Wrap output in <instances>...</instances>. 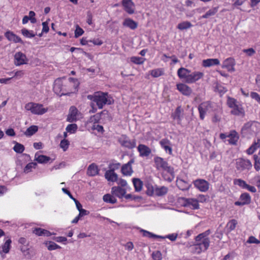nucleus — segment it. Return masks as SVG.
Segmentation results:
<instances>
[{"label":"nucleus","mask_w":260,"mask_h":260,"mask_svg":"<svg viewBox=\"0 0 260 260\" xmlns=\"http://www.w3.org/2000/svg\"><path fill=\"white\" fill-rule=\"evenodd\" d=\"M12 241L10 239L6 240L4 244L0 246V254L3 258L6 257V254L9 253L11 247Z\"/></svg>","instance_id":"nucleus-13"},{"label":"nucleus","mask_w":260,"mask_h":260,"mask_svg":"<svg viewBox=\"0 0 260 260\" xmlns=\"http://www.w3.org/2000/svg\"><path fill=\"white\" fill-rule=\"evenodd\" d=\"M122 5L125 12L129 14H133L135 13V5L132 0H122Z\"/></svg>","instance_id":"nucleus-10"},{"label":"nucleus","mask_w":260,"mask_h":260,"mask_svg":"<svg viewBox=\"0 0 260 260\" xmlns=\"http://www.w3.org/2000/svg\"><path fill=\"white\" fill-rule=\"evenodd\" d=\"M118 142L123 147L133 149L136 146V140H130L126 135H122L118 138Z\"/></svg>","instance_id":"nucleus-9"},{"label":"nucleus","mask_w":260,"mask_h":260,"mask_svg":"<svg viewBox=\"0 0 260 260\" xmlns=\"http://www.w3.org/2000/svg\"><path fill=\"white\" fill-rule=\"evenodd\" d=\"M105 178L109 182H116L118 181V175L112 170H107L105 173Z\"/></svg>","instance_id":"nucleus-20"},{"label":"nucleus","mask_w":260,"mask_h":260,"mask_svg":"<svg viewBox=\"0 0 260 260\" xmlns=\"http://www.w3.org/2000/svg\"><path fill=\"white\" fill-rule=\"evenodd\" d=\"M100 117V115L99 114H96L90 117V122H93L95 124L99 122Z\"/></svg>","instance_id":"nucleus-62"},{"label":"nucleus","mask_w":260,"mask_h":260,"mask_svg":"<svg viewBox=\"0 0 260 260\" xmlns=\"http://www.w3.org/2000/svg\"><path fill=\"white\" fill-rule=\"evenodd\" d=\"M133 183L136 191H140L142 190L143 182L140 179L138 178H133Z\"/></svg>","instance_id":"nucleus-32"},{"label":"nucleus","mask_w":260,"mask_h":260,"mask_svg":"<svg viewBox=\"0 0 260 260\" xmlns=\"http://www.w3.org/2000/svg\"><path fill=\"white\" fill-rule=\"evenodd\" d=\"M32 233L38 236H46L49 237L52 234L51 233L46 230H44L40 228H36L33 229L32 231Z\"/></svg>","instance_id":"nucleus-23"},{"label":"nucleus","mask_w":260,"mask_h":260,"mask_svg":"<svg viewBox=\"0 0 260 260\" xmlns=\"http://www.w3.org/2000/svg\"><path fill=\"white\" fill-rule=\"evenodd\" d=\"M35 159L39 163L42 164L48 162L50 159V158L44 155H39L37 153L35 156Z\"/></svg>","instance_id":"nucleus-29"},{"label":"nucleus","mask_w":260,"mask_h":260,"mask_svg":"<svg viewBox=\"0 0 260 260\" xmlns=\"http://www.w3.org/2000/svg\"><path fill=\"white\" fill-rule=\"evenodd\" d=\"M227 104L230 108H232L234 106L235 107V105L237 104V102L236 99L228 97Z\"/></svg>","instance_id":"nucleus-53"},{"label":"nucleus","mask_w":260,"mask_h":260,"mask_svg":"<svg viewBox=\"0 0 260 260\" xmlns=\"http://www.w3.org/2000/svg\"><path fill=\"white\" fill-rule=\"evenodd\" d=\"M180 205L183 207H187L194 210L199 208L198 201L194 198L186 199L180 198Z\"/></svg>","instance_id":"nucleus-6"},{"label":"nucleus","mask_w":260,"mask_h":260,"mask_svg":"<svg viewBox=\"0 0 260 260\" xmlns=\"http://www.w3.org/2000/svg\"><path fill=\"white\" fill-rule=\"evenodd\" d=\"M15 64L17 66H19L22 64H26L28 61V59L26 58V55L21 52H16L14 55Z\"/></svg>","instance_id":"nucleus-11"},{"label":"nucleus","mask_w":260,"mask_h":260,"mask_svg":"<svg viewBox=\"0 0 260 260\" xmlns=\"http://www.w3.org/2000/svg\"><path fill=\"white\" fill-rule=\"evenodd\" d=\"M168 188L165 186L157 187L154 190V193L158 196H162L166 194L168 192Z\"/></svg>","instance_id":"nucleus-35"},{"label":"nucleus","mask_w":260,"mask_h":260,"mask_svg":"<svg viewBox=\"0 0 260 260\" xmlns=\"http://www.w3.org/2000/svg\"><path fill=\"white\" fill-rule=\"evenodd\" d=\"M204 73L202 72L199 71L191 72L190 71V75L188 79V83H194L202 79Z\"/></svg>","instance_id":"nucleus-16"},{"label":"nucleus","mask_w":260,"mask_h":260,"mask_svg":"<svg viewBox=\"0 0 260 260\" xmlns=\"http://www.w3.org/2000/svg\"><path fill=\"white\" fill-rule=\"evenodd\" d=\"M5 37L10 41H12L14 43H20L23 44V41L21 39L12 32H6L5 33Z\"/></svg>","instance_id":"nucleus-19"},{"label":"nucleus","mask_w":260,"mask_h":260,"mask_svg":"<svg viewBox=\"0 0 260 260\" xmlns=\"http://www.w3.org/2000/svg\"><path fill=\"white\" fill-rule=\"evenodd\" d=\"M220 61L217 58H209L204 59L202 61V65L204 67H210L213 66L219 65Z\"/></svg>","instance_id":"nucleus-21"},{"label":"nucleus","mask_w":260,"mask_h":260,"mask_svg":"<svg viewBox=\"0 0 260 260\" xmlns=\"http://www.w3.org/2000/svg\"><path fill=\"white\" fill-rule=\"evenodd\" d=\"M20 249L23 255L27 258L30 257V254L29 252V248L28 247V245H21L20 246Z\"/></svg>","instance_id":"nucleus-41"},{"label":"nucleus","mask_w":260,"mask_h":260,"mask_svg":"<svg viewBox=\"0 0 260 260\" xmlns=\"http://www.w3.org/2000/svg\"><path fill=\"white\" fill-rule=\"evenodd\" d=\"M208 197L205 196L204 194H199L197 196V199H196L198 201V203H205L208 200Z\"/></svg>","instance_id":"nucleus-58"},{"label":"nucleus","mask_w":260,"mask_h":260,"mask_svg":"<svg viewBox=\"0 0 260 260\" xmlns=\"http://www.w3.org/2000/svg\"><path fill=\"white\" fill-rule=\"evenodd\" d=\"M84 33V30L82 28L79 27L78 25L76 26V30L75 31V37L78 38L79 37L82 35Z\"/></svg>","instance_id":"nucleus-59"},{"label":"nucleus","mask_w":260,"mask_h":260,"mask_svg":"<svg viewBox=\"0 0 260 260\" xmlns=\"http://www.w3.org/2000/svg\"><path fill=\"white\" fill-rule=\"evenodd\" d=\"M78 111L75 106L70 107L67 120L69 122H73L77 120Z\"/></svg>","instance_id":"nucleus-15"},{"label":"nucleus","mask_w":260,"mask_h":260,"mask_svg":"<svg viewBox=\"0 0 260 260\" xmlns=\"http://www.w3.org/2000/svg\"><path fill=\"white\" fill-rule=\"evenodd\" d=\"M250 96L252 99L255 100L257 102L260 103V96L257 93L251 92L250 93Z\"/></svg>","instance_id":"nucleus-64"},{"label":"nucleus","mask_w":260,"mask_h":260,"mask_svg":"<svg viewBox=\"0 0 260 260\" xmlns=\"http://www.w3.org/2000/svg\"><path fill=\"white\" fill-rule=\"evenodd\" d=\"M234 184L238 185L242 188L245 189L247 185V183L241 179H235L234 180Z\"/></svg>","instance_id":"nucleus-43"},{"label":"nucleus","mask_w":260,"mask_h":260,"mask_svg":"<svg viewBox=\"0 0 260 260\" xmlns=\"http://www.w3.org/2000/svg\"><path fill=\"white\" fill-rule=\"evenodd\" d=\"M218 7H214L208 10L204 15H203L202 18H208L211 16L214 15L218 11Z\"/></svg>","instance_id":"nucleus-36"},{"label":"nucleus","mask_w":260,"mask_h":260,"mask_svg":"<svg viewBox=\"0 0 260 260\" xmlns=\"http://www.w3.org/2000/svg\"><path fill=\"white\" fill-rule=\"evenodd\" d=\"M152 257L154 260H161L162 259V255L159 251L153 252Z\"/></svg>","instance_id":"nucleus-55"},{"label":"nucleus","mask_w":260,"mask_h":260,"mask_svg":"<svg viewBox=\"0 0 260 260\" xmlns=\"http://www.w3.org/2000/svg\"><path fill=\"white\" fill-rule=\"evenodd\" d=\"M103 200L107 203L114 204L117 202V200L112 196L109 194H106L103 196Z\"/></svg>","instance_id":"nucleus-42"},{"label":"nucleus","mask_w":260,"mask_h":260,"mask_svg":"<svg viewBox=\"0 0 260 260\" xmlns=\"http://www.w3.org/2000/svg\"><path fill=\"white\" fill-rule=\"evenodd\" d=\"M140 232H141L143 234V236L145 237H148L149 238H159V237H161V236H158L155 235L149 231H147L146 230L140 229Z\"/></svg>","instance_id":"nucleus-37"},{"label":"nucleus","mask_w":260,"mask_h":260,"mask_svg":"<svg viewBox=\"0 0 260 260\" xmlns=\"http://www.w3.org/2000/svg\"><path fill=\"white\" fill-rule=\"evenodd\" d=\"M252 167V165L249 159L239 158L236 160V168L238 171L249 170Z\"/></svg>","instance_id":"nucleus-5"},{"label":"nucleus","mask_w":260,"mask_h":260,"mask_svg":"<svg viewBox=\"0 0 260 260\" xmlns=\"http://www.w3.org/2000/svg\"><path fill=\"white\" fill-rule=\"evenodd\" d=\"M258 123H256V122H252V123H246L244 126V127H243L242 128V131H244L245 129H247V128H249V127H251V128L252 129V130L253 131V129H254V127L256 126V125Z\"/></svg>","instance_id":"nucleus-61"},{"label":"nucleus","mask_w":260,"mask_h":260,"mask_svg":"<svg viewBox=\"0 0 260 260\" xmlns=\"http://www.w3.org/2000/svg\"><path fill=\"white\" fill-rule=\"evenodd\" d=\"M149 73L153 77L157 78L164 75V71L162 69L158 68L149 71Z\"/></svg>","instance_id":"nucleus-33"},{"label":"nucleus","mask_w":260,"mask_h":260,"mask_svg":"<svg viewBox=\"0 0 260 260\" xmlns=\"http://www.w3.org/2000/svg\"><path fill=\"white\" fill-rule=\"evenodd\" d=\"M44 244L47 247L48 250L51 251L61 248V247L52 241H47Z\"/></svg>","instance_id":"nucleus-31"},{"label":"nucleus","mask_w":260,"mask_h":260,"mask_svg":"<svg viewBox=\"0 0 260 260\" xmlns=\"http://www.w3.org/2000/svg\"><path fill=\"white\" fill-rule=\"evenodd\" d=\"M134 163V159H131L127 163L121 167V173L125 176H131L133 173L132 165Z\"/></svg>","instance_id":"nucleus-14"},{"label":"nucleus","mask_w":260,"mask_h":260,"mask_svg":"<svg viewBox=\"0 0 260 260\" xmlns=\"http://www.w3.org/2000/svg\"><path fill=\"white\" fill-rule=\"evenodd\" d=\"M180 92L185 95H189L191 94L192 90L187 85L183 84H180Z\"/></svg>","instance_id":"nucleus-30"},{"label":"nucleus","mask_w":260,"mask_h":260,"mask_svg":"<svg viewBox=\"0 0 260 260\" xmlns=\"http://www.w3.org/2000/svg\"><path fill=\"white\" fill-rule=\"evenodd\" d=\"M191 184L187 182L180 180V189L187 190L190 187Z\"/></svg>","instance_id":"nucleus-46"},{"label":"nucleus","mask_w":260,"mask_h":260,"mask_svg":"<svg viewBox=\"0 0 260 260\" xmlns=\"http://www.w3.org/2000/svg\"><path fill=\"white\" fill-rule=\"evenodd\" d=\"M190 71L185 68H180V80L188 83Z\"/></svg>","instance_id":"nucleus-24"},{"label":"nucleus","mask_w":260,"mask_h":260,"mask_svg":"<svg viewBox=\"0 0 260 260\" xmlns=\"http://www.w3.org/2000/svg\"><path fill=\"white\" fill-rule=\"evenodd\" d=\"M15 145L13 147L14 150L18 153H22L24 150V147L23 145L18 143L17 142H15Z\"/></svg>","instance_id":"nucleus-45"},{"label":"nucleus","mask_w":260,"mask_h":260,"mask_svg":"<svg viewBox=\"0 0 260 260\" xmlns=\"http://www.w3.org/2000/svg\"><path fill=\"white\" fill-rule=\"evenodd\" d=\"M38 130L37 126L32 125L29 127L25 132L24 134L26 136H31L36 133Z\"/></svg>","instance_id":"nucleus-38"},{"label":"nucleus","mask_w":260,"mask_h":260,"mask_svg":"<svg viewBox=\"0 0 260 260\" xmlns=\"http://www.w3.org/2000/svg\"><path fill=\"white\" fill-rule=\"evenodd\" d=\"M237 222L236 220L233 219L230 221L227 224V227L230 231H233L236 228Z\"/></svg>","instance_id":"nucleus-54"},{"label":"nucleus","mask_w":260,"mask_h":260,"mask_svg":"<svg viewBox=\"0 0 260 260\" xmlns=\"http://www.w3.org/2000/svg\"><path fill=\"white\" fill-rule=\"evenodd\" d=\"M194 186L200 191L207 192L210 187V183L205 179H197L193 181Z\"/></svg>","instance_id":"nucleus-8"},{"label":"nucleus","mask_w":260,"mask_h":260,"mask_svg":"<svg viewBox=\"0 0 260 260\" xmlns=\"http://www.w3.org/2000/svg\"><path fill=\"white\" fill-rule=\"evenodd\" d=\"M210 230L198 235L195 238V244L191 247V250L194 253L199 254L206 251L210 245L209 235Z\"/></svg>","instance_id":"nucleus-2"},{"label":"nucleus","mask_w":260,"mask_h":260,"mask_svg":"<svg viewBox=\"0 0 260 260\" xmlns=\"http://www.w3.org/2000/svg\"><path fill=\"white\" fill-rule=\"evenodd\" d=\"M154 167L158 171L162 172V176L165 180L171 182L174 178V170L168 162L163 158L155 156L154 158Z\"/></svg>","instance_id":"nucleus-1"},{"label":"nucleus","mask_w":260,"mask_h":260,"mask_svg":"<svg viewBox=\"0 0 260 260\" xmlns=\"http://www.w3.org/2000/svg\"><path fill=\"white\" fill-rule=\"evenodd\" d=\"M247 243H254V244H259L260 243V240H258L256 238H255L253 236H250L247 241Z\"/></svg>","instance_id":"nucleus-63"},{"label":"nucleus","mask_w":260,"mask_h":260,"mask_svg":"<svg viewBox=\"0 0 260 260\" xmlns=\"http://www.w3.org/2000/svg\"><path fill=\"white\" fill-rule=\"evenodd\" d=\"M144 60L145 59L144 58L137 56H133L131 58V61L137 64H142L144 62Z\"/></svg>","instance_id":"nucleus-49"},{"label":"nucleus","mask_w":260,"mask_h":260,"mask_svg":"<svg viewBox=\"0 0 260 260\" xmlns=\"http://www.w3.org/2000/svg\"><path fill=\"white\" fill-rule=\"evenodd\" d=\"M254 160V167L256 171H258L260 170V157L257 155H253Z\"/></svg>","instance_id":"nucleus-47"},{"label":"nucleus","mask_w":260,"mask_h":260,"mask_svg":"<svg viewBox=\"0 0 260 260\" xmlns=\"http://www.w3.org/2000/svg\"><path fill=\"white\" fill-rule=\"evenodd\" d=\"M231 113L236 115H240L244 114V111L242 106L239 104H236L235 107H232Z\"/></svg>","instance_id":"nucleus-28"},{"label":"nucleus","mask_w":260,"mask_h":260,"mask_svg":"<svg viewBox=\"0 0 260 260\" xmlns=\"http://www.w3.org/2000/svg\"><path fill=\"white\" fill-rule=\"evenodd\" d=\"M228 136L229 139L228 141L229 144L232 145H235L239 139V136L238 133L236 131H233L228 134Z\"/></svg>","instance_id":"nucleus-25"},{"label":"nucleus","mask_w":260,"mask_h":260,"mask_svg":"<svg viewBox=\"0 0 260 260\" xmlns=\"http://www.w3.org/2000/svg\"><path fill=\"white\" fill-rule=\"evenodd\" d=\"M191 24L190 22L185 21L180 23V29H187L190 27Z\"/></svg>","instance_id":"nucleus-60"},{"label":"nucleus","mask_w":260,"mask_h":260,"mask_svg":"<svg viewBox=\"0 0 260 260\" xmlns=\"http://www.w3.org/2000/svg\"><path fill=\"white\" fill-rule=\"evenodd\" d=\"M37 164L36 162H30L25 166L24 172L27 173L31 171L32 168H35Z\"/></svg>","instance_id":"nucleus-52"},{"label":"nucleus","mask_w":260,"mask_h":260,"mask_svg":"<svg viewBox=\"0 0 260 260\" xmlns=\"http://www.w3.org/2000/svg\"><path fill=\"white\" fill-rule=\"evenodd\" d=\"M53 90L58 95H59L60 96H61L62 95H69V93H61L60 94V92L61 91V90L60 89V85L58 84L56 81L55 82V84H54V86L53 87Z\"/></svg>","instance_id":"nucleus-50"},{"label":"nucleus","mask_w":260,"mask_h":260,"mask_svg":"<svg viewBox=\"0 0 260 260\" xmlns=\"http://www.w3.org/2000/svg\"><path fill=\"white\" fill-rule=\"evenodd\" d=\"M87 99L96 103L99 109H101L106 105H111L112 99L108 96L107 93L98 92L93 95H88Z\"/></svg>","instance_id":"nucleus-3"},{"label":"nucleus","mask_w":260,"mask_h":260,"mask_svg":"<svg viewBox=\"0 0 260 260\" xmlns=\"http://www.w3.org/2000/svg\"><path fill=\"white\" fill-rule=\"evenodd\" d=\"M235 59L233 58L229 57L223 61L222 68L226 69L229 72H234L235 71Z\"/></svg>","instance_id":"nucleus-12"},{"label":"nucleus","mask_w":260,"mask_h":260,"mask_svg":"<svg viewBox=\"0 0 260 260\" xmlns=\"http://www.w3.org/2000/svg\"><path fill=\"white\" fill-rule=\"evenodd\" d=\"M99 171L98 166L94 164H92L87 168V174L89 176H94L98 174Z\"/></svg>","instance_id":"nucleus-26"},{"label":"nucleus","mask_w":260,"mask_h":260,"mask_svg":"<svg viewBox=\"0 0 260 260\" xmlns=\"http://www.w3.org/2000/svg\"><path fill=\"white\" fill-rule=\"evenodd\" d=\"M240 200H241L244 205H247L250 203L251 197L248 193H244L241 195Z\"/></svg>","instance_id":"nucleus-39"},{"label":"nucleus","mask_w":260,"mask_h":260,"mask_svg":"<svg viewBox=\"0 0 260 260\" xmlns=\"http://www.w3.org/2000/svg\"><path fill=\"white\" fill-rule=\"evenodd\" d=\"M249 182L256 185L259 190L260 191V175H256L253 178H251Z\"/></svg>","instance_id":"nucleus-44"},{"label":"nucleus","mask_w":260,"mask_h":260,"mask_svg":"<svg viewBox=\"0 0 260 260\" xmlns=\"http://www.w3.org/2000/svg\"><path fill=\"white\" fill-rule=\"evenodd\" d=\"M69 142L66 139H63L61 141L60 143V147L64 151H66L69 146Z\"/></svg>","instance_id":"nucleus-51"},{"label":"nucleus","mask_w":260,"mask_h":260,"mask_svg":"<svg viewBox=\"0 0 260 260\" xmlns=\"http://www.w3.org/2000/svg\"><path fill=\"white\" fill-rule=\"evenodd\" d=\"M138 151L140 153V156L141 157H147L151 153V149L148 146L144 144L139 145Z\"/></svg>","instance_id":"nucleus-17"},{"label":"nucleus","mask_w":260,"mask_h":260,"mask_svg":"<svg viewBox=\"0 0 260 260\" xmlns=\"http://www.w3.org/2000/svg\"><path fill=\"white\" fill-rule=\"evenodd\" d=\"M24 108L25 110L30 111L32 114L38 115H43L48 111V108L44 107L42 104L34 102L27 103Z\"/></svg>","instance_id":"nucleus-4"},{"label":"nucleus","mask_w":260,"mask_h":260,"mask_svg":"<svg viewBox=\"0 0 260 260\" xmlns=\"http://www.w3.org/2000/svg\"><path fill=\"white\" fill-rule=\"evenodd\" d=\"M178 236V234L176 233H173L172 234L168 235L166 236H161V237H159V238L165 239L168 238L172 241H174L176 240Z\"/></svg>","instance_id":"nucleus-57"},{"label":"nucleus","mask_w":260,"mask_h":260,"mask_svg":"<svg viewBox=\"0 0 260 260\" xmlns=\"http://www.w3.org/2000/svg\"><path fill=\"white\" fill-rule=\"evenodd\" d=\"M200 113V117L201 119H204L205 116L210 113L212 110V106L210 103L208 102L201 103L198 107Z\"/></svg>","instance_id":"nucleus-7"},{"label":"nucleus","mask_w":260,"mask_h":260,"mask_svg":"<svg viewBox=\"0 0 260 260\" xmlns=\"http://www.w3.org/2000/svg\"><path fill=\"white\" fill-rule=\"evenodd\" d=\"M260 147V139L255 141L252 145L246 150L248 154H253L258 148Z\"/></svg>","instance_id":"nucleus-27"},{"label":"nucleus","mask_w":260,"mask_h":260,"mask_svg":"<svg viewBox=\"0 0 260 260\" xmlns=\"http://www.w3.org/2000/svg\"><path fill=\"white\" fill-rule=\"evenodd\" d=\"M77 125L76 124H69L66 129L67 131V132L68 133H70L71 134H73V133H75L76 132V131H77Z\"/></svg>","instance_id":"nucleus-48"},{"label":"nucleus","mask_w":260,"mask_h":260,"mask_svg":"<svg viewBox=\"0 0 260 260\" xmlns=\"http://www.w3.org/2000/svg\"><path fill=\"white\" fill-rule=\"evenodd\" d=\"M122 24L124 26L128 27L132 30L135 29L138 27V23L129 18L125 19Z\"/></svg>","instance_id":"nucleus-22"},{"label":"nucleus","mask_w":260,"mask_h":260,"mask_svg":"<svg viewBox=\"0 0 260 260\" xmlns=\"http://www.w3.org/2000/svg\"><path fill=\"white\" fill-rule=\"evenodd\" d=\"M121 166V164L119 162L116 163H110L109 165V170H112L113 171H115V170L118 169Z\"/></svg>","instance_id":"nucleus-56"},{"label":"nucleus","mask_w":260,"mask_h":260,"mask_svg":"<svg viewBox=\"0 0 260 260\" xmlns=\"http://www.w3.org/2000/svg\"><path fill=\"white\" fill-rule=\"evenodd\" d=\"M22 34L26 38H31L34 37L36 34H35L32 30H29L26 28H22L21 29Z\"/></svg>","instance_id":"nucleus-40"},{"label":"nucleus","mask_w":260,"mask_h":260,"mask_svg":"<svg viewBox=\"0 0 260 260\" xmlns=\"http://www.w3.org/2000/svg\"><path fill=\"white\" fill-rule=\"evenodd\" d=\"M112 193L119 198H122L126 193V190L119 186H114L111 189Z\"/></svg>","instance_id":"nucleus-18"},{"label":"nucleus","mask_w":260,"mask_h":260,"mask_svg":"<svg viewBox=\"0 0 260 260\" xmlns=\"http://www.w3.org/2000/svg\"><path fill=\"white\" fill-rule=\"evenodd\" d=\"M161 146L165 149L166 152H168L170 154L172 153V148L169 145V143L167 140H162L160 142Z\"/></svg>","instance_id":"nucleus-34"}]
</instances>
